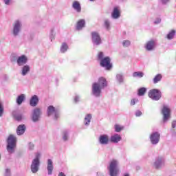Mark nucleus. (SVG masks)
<instances>
[{"label": "nucleus", "mask_w": 176, "mask_h": 176, "mask_svg": "<svg viewBox=\"0 0 176 176\" xmlns=\"http://www.w3.org/2000/svg\"><path fill=\"white\" fill-rule=\"evenodd\" d=\"M53 168H54L53 166V160L52 159L47 160V170L48 171V175H52L53 174Z\"/></svg>", "instance_id": "17"}, {"label": "nucleus", "mask_w": 176, "mask_h": 176, "mask_svg": "<svg viewBox=\"0 0 176 176\" xmlns=\"http://www.w3.org/2000/svg\"><path fill=\"white\" fill-rule=\"evenodd\" d=\"M162 78H163V76H162V74H157L153 78V83L155 84L159 83V82L162 80Z\"/></svg>", "instance_id": "28"}, {"label": "nucleus", "mask_w": 176, "mask_h": 176, "mask_svg": "<svg viewBox=\"0 0 176 176\" xmlns=\"http://www.w3.org/2000/svg\"><path fill=\"white\" fill-rule=\"evenodd\" d=\"M130 45H131V42L129 40H124L122 42V45L124 47H129V46H130Z\"/></svg>", "instance_id": "34"}, {"label": "nucleus", "mask_w": 176, "mask_h": 176, "mask_svg": "<svg viewBox=\"0 0 176 176\" xmlns=\"http://www.w3.org/2000/svg\"><path fill=\"white\" fill-rule=\"evenodd\" d=\"M25 133V125L21 124L16 129V134L17 135H23Z\"/></svg>", "instance_id": "22"}, {"label": "nucleus", "mask_w": 176, "mask_h": 176, "mask_svg": "<svg viewBox=\"0 0 176 176\" xmlns=\"http://www.w3.org/2000/svg\"><path fill=\"white\" fill-rule=\"evenodd\" d=\"M58 176H66L65 174H64V173L60 172L59 173V174L58 175Z\"/></svg>", "instance_id": "49"}, {"label": "nucleus", "mask_w": 176, "mask_h": 176, "mask_svg": "<svg viewBox=\"0 0 176 176\" xmlns=\"http://www.w3.org/2000/svg\"><path fill=\"white\" fill-rule=\"evenodd\" d=\"M21 30V21L16 20L14 23L13 25V34L16 36V35H19V32H20Z\"/></svg>", "instance_id": "14"}, {"label": "nucleus", "mask_w": 176, "mask_h": 176, "mask_svg": "<svg viewBox=\"0 0 176 176\" xmlns=\"http://www.w3.org/2000/svg\"><path fill=\"white\" fill-rule=\"evenodd\" d=\"M155 46L156 42L153 40H151L146 43L145 49H146L148 52H151L155 49Z\"/></svg>", "instance_id": "16"}, {"label": "nucleus", "mask_w": 176, "mask_h": 176, "mask_svg": "<svg viewBox=\"0 0 176 176\" xmlns=\"http://www.w3.org/2000/svg\"><path fill=\"white\" fill-rule=\"evenodd\" d=\"M92 35V43L95 46H98L101 45L102 41L100 34L96 32L91 33Z\"/></svg>", "instance_id": "12"}, {"label": "nucleus", "mask_w": 176, "mask_h": 176, "mask_svg": "<svg viewBox=\"0 0 176 176\" xmlns=\"http://www.w3.org/2000/svg\"><path fill=\"white\" fill-rule=\"evenodd\" d=\"M150 141L153 145H157L160 141V133L159 132H153L150 135Z\"/></svg>", "instance_id": "6"}, {"label": "nucleus", "mask_w": 176, "mask_h": 176, "mask_svg": "<svg viewBox=\"0 0 176 176\" xmlns=\"http://www.w3.org/2000/svg\"><path fill=\"white\" fill-rule=\"evenodd\" d=\"M116 80L118 82V83H123L124 80V77L123 76V74H118L116 75Z\"/></svg>", "instance_id": "27"}, {"label": "nucleus", "mask_w": 176, "mask_h": 176, "mask_svg": "<svg viewBox=\"0 0 176 176\" xmlns=\"http://www.w3.org/2000/svg\"><path fill=\"white\" fill-rule=\"evenodd\" d=\"M122 140V137L119 134H115L111 137V142L118 143Z\"/></svg>", "instance_id": "24"}, {"label": "nucleus", "mask_w": 176, "mask_h": 176, "mask_svg": "<svg viewBox=\"0 0 176 176\" xmlns=\"http://www.w3.org/2000/svg\"><path fill=\"white\" fill-rule=\"evenodd\" d=\"M6 5H10V2H12V0H3Z\"/></svg>", "instance_id": "45"}, {"label": "nucleus", "mask_w": 176, "mask_h": 176, "mask_svg": "<svg viewBox=\"0 0 176 176\" xmlns=\"http://www.w3.org/2000/svg\"><path fill=\"white\" fill-rule=\"evenodd\" d=\"M104 25H105L107 30H109L110 25H111V23L109 22V20L106 19L104 21Z\"/></svg>", "instance_id": "38"}, {"label": "nucleus", "mask_w": 176, "mask_h": 176, "mask_svg": "<svg viewBox=\"0 0 176 176\" xmlns=\"http://www.w3.org/2000/svg\"><path fill=\"white\" fill-rule=\"evenodd\" d=\"M162 21V20L160 19V18H157L155 19V21H154V24H160V23Z\"/></svg>", "instance_id": "44"}, {"label": "nucleus", "mask_w": 176, "mask_h": 176, "mask_svg": "<svg viewBox=\"0 0 176 176\" xmlns=\"http://www.w3.org/2000/svg\"><path fill=\"white\" fill-rule=\"evenodd\" d=\"M3 104H2V102L0 101V118H2L3 115Z\"/></svg>", "instance_id": "37"}, {"label": "nucleus", "mask_w": 176, "mask_h": 176, "mask_svg": "<svg viewBox=\"0 0 176 176\" xmlns=\"http://www.w3.org/2000/svg\"><path fill=\"white\" fill-rule=\"evenodd\" d=\"M138 102V98H133L131 100V105H135Z\"/></svg>", "instance_id": "41"}, {"label": "nucleus", "mask_w": 176, "mask_h": 176, "mask_svg": "<svg viewBox=\"0 0 176 176\" xmlns=\"http://www.w3.org/2000/svg\"><path fill=\"white\" fill-rule=\"evenodd\" d=\"M31 71V67L28 65H25L21 67V74L22 76H25Z\"/></svg>", "instance_id": "21"}, {"label": "nucleus", "mask_w": 176, "mask_h": 176, "mask_svg": "<svg viewBox=\"0 0 176 176\" xmlns=\"http://www.w3.org/2000/svg\"><path fill=\"white\" fill-rule=\"evenodd\" d=\"M98 58L100 61L104 60V52H99L98 54Z\"/></svg>", "instance_id": "39"}, {"label": "nucleus", "mask_w": 176, "mask_h": 176, "mask_svg": "<svg viewBox=\"0 0 176 176\" xmlns=\"http://www.w3.org/2000/svg\"><path fill=\"white\" fill-rule=\"evenodd\" d=\"M63 139L64 141H67V140H68V131L63 132Z\"/></svg>", "instance_id": "40"}, {"label": "nucleus", "mask_w": 176, "mask_h": 176, "mask_svg": "<svg viewBox=\"0 0 176 176\" xmlns=\"http://www.w3.org/2000/svg\"><path fill=\"white\" fill-rule=\"evenodd\" d=\"M47 113L48 116H52V115H54L55 119H58L60 116V112L53 106L48 107Z\"/></svg>", "instance_id": "10"}, {"label": "nucleus", "mask_w": 176, "mask_h": 176, "mask_svg": "<svg viewBox=\"0 0 176 176\" xmlns=\"http://www.w3.org/2000/svg\"><path fill=\"white\" fill-rule=\"evenodd\" d=\"M135 115L137 117H140L142 115V112L140 110H138V111H135Z\"/></svg>", "instance_id": "42"}, {"label": "nucleus", "mask_w": 176, "mask_h": 176, "mask_svg": "<svg viewBox=\"0 0 176 176\" xmlns=\"http://www.w3.org/2000/svg\"><path fill=\"white\" fill-rule=\"evenodd\" d=\"M74 102H79V96H76L74 98Z\"/></svg>", "instance_id": "47"}, {"label": "nucleus", "mask_w": 176, "mask_h": 176, "mask_svg": "<svg viewBox=\"0 0 176 176\" xmlns=\"http://www.w3.org/2000/svg\"><path fill=\"white\" fill-rule=\"evenodd\" d=\"M38 102H39V98L38 96L34 95L30 101V104L31 107H36L38 105Z\"/></svg>", "instance_id": "20"}, {"label": "nucleus", "mask_w": 176, "mask_h": 176, "mask_svg": "<svg viewBox=\"0 0 176 176\" xmlns=\"http://www.w3.org/2000/svg\"><path fill=\"white\" fill-rule=\"evenodd\" d=\"M124 176H130V175H129L128 173H125V174L124 175Z\"/></svg>", "instance_id": "50"}, {"label": "nucleus", "mask_w": 176, "mask_h": 176, "mask_svg": "<svg viewBox=\"0 0 176 176\" xmlns=\"http://www.w3.org/2000/svg\"><path fill=\"white\" fill-rule=\"evenodd\" d=\"M28 62V58L25 55H21L16 58V64L19 67H23L25 65V63Z\"/></svg>", "instance_id": "13"}, {"label": "nucleus", "mask_w": 176, "mask_h": 176, "mask_svg": "<svg viewBox=\"0 0 176 176\" xmlns=\"http://www.w3.org/2000/svg\"><path fill=\"white\" fill-rule=\"evenodd\" d=\"M175 36V30H171L167 35L168 39H173Z\"/></svg>", "instance_id": "32"}, {"label": "nucleus", "mask_w": 176, "mask_h": 176, "mask_svg": "<svg viewBox=\"0 0 176 176\" xmlns=\"http://www.w3.org/2000/svg\"><path fill=\"white\" fill-rule=\"evenodd\" d=\"M100 65L101 67H103V68H105L107 70H109L111 68H112V64L111 63V58L108 56L104 57L103 59L100 61Z\"/></svg>", "instance_id": "8"}, {"label": "nucleus", "mask_w": 176, "mask_h": 176, "mask_svg": "<svg viewBox=\"0 0 176 176\" xmlns=\"http://www.w3.org/2000/svg\"><path fill=\"white\" fill-rule=\"evenodd\" d=\"M172 128L175 129L176 128V120L173 121L172 122Z\"/></svg>", "instance_id": "46"}, {"label": "nucleus", "mask_w": 176, "mask_h": 176, "mask_svg": "<svg viewBox=\"0 0 176 176\" xmlns=\"http://www.w3.org/2000/svg\"><path fill=\"white\" fill-rule=\"evenodd\" d=\"M148 97L153 101H159L162 98V91L156 89H151L148 92Z\"/></svg>", "instance_id": "5"}, {"label": "nucleus", "mask_w": 176, "mask_h": 176, "mask_svg": "<svg viewBox=\"0 0 176 176\" xmlns=\"http://www.w3.org/2000/svg\"><path fill=\"white\" fill-rule=\"evenodd\" d=\"M112 19H116L120 17V9L118 7H116L113 8V12L111 13Z\"/></svg>", "instance_id": "19"}, {"label": "nucleus", "mask_w": 176, "mask_h": 176, "mask_svg": "<svg viewBox=\"0 0 176 176\" xmlns=\"http://www.w3.org/2000/svg\"><path fill=\"white\" fill-rule=\"evenodd\" d=\"M169 1H170V0H161V2L162 3H167V2H169Z\"/></svg>", "instance_id": "48"}, {"label": "nucleus", "mask_w": 176, "mask_h": 176, "mask_svg": "<svg viewBox=\"0 0 176 176\" xmlns=\"http://www.w3.org/2000/svg\"><path fill=\"white\" fill-rule=\"evenodd\" d=\"M145 93H146V88L145 87H142L140 89H139L138 90V96H144V94H145Z\"/></svg>", "instance_id": "33"}, {"label": "nucleus", "mask_w": 176, "mask_h": 176, "mask_svg": "<svg viewBox=\"0 0 176 176\" xmlns=\"http://www.w3.org/2000/svg\"><path fill=\"white\" fill-rule=\"evenodd\" d=\"M41 153H36L35 158L32 162L30 168L33 174H36V173H38V171L39 170V166L41 164L39 159H41Z\"/></svg>", "instance_id": "4"}, {"label": "nucleus", "mask_w": 176, "mask_h": 176, "mask_svg": "<svg viewBox=\"0 0 176 176\" xmlns=\"http://www.w3.org/2000/svg\"><path fill=\"white\" fill-rule=\"evenodd\" d=\"M107 80L103 78L100 77L98 78L97 82H94L92 85V94L95 97H100L101 96V91L102 89L107 87Z\"/></svg>", "instance_id": "1"}, {"label": "nucleus", "mask_w": 176, "mask_h": 176, "mask_svg": "<svg viewBox=\"0 0 176 176\" xmlns=\"http://www.w3.org/2000/svg\"><path fill=\"white\" fill-rule=\"evenodd\" d=\"M72 6L74 10L77 12V13H80V12H82V6H80V3H79V1H74Z\"/></svg>", "instance_id": "18"}, {"label": "nucleus", "mask_w": 176, "mask_h": 176, "mask_svg": "<svg viewBox=\"0 0 176 176\" xmlns=\"http://www.w3.org/2000/svg\"><path fill=\"white\" fill-rule=\"evenodd\" d=\"M86 24V22L85 21V19H80L77 22L76 25V30L78 31H80L82 28L85 27V25Z\"/></svg>", "instance_id": "23"}, {"label": "nucleus", "mask_w": 176, "mask_h": 176, "mask_svg": "<svg viewBox=\"0 0 176 176\" xmlns=\"http://www.w3.org/2000/svg\"><path fill=\"white\" fill-rule=\"evenodd\" d=\"M133 78H143L144 77V72H135L133 74Z\"/></svg>", "instance_id": "30"}, {"label": "nucleus", "mask_w": 176, "mask_h": 176, "mask_svg": "<svg viewBox=\"0 0 176 176\" xmlns=\"http://www.w3.org/2000/svg\"><path fill=\"white\" fill-rule=\"evenodd\" d=\"M23 101H24V95L21 94L17 97L16 103L18 105H21V104H23Z\"/></svg>", "instance_id": "29"}, {"label": "nucleus", "mask_w": 176, "mask_h": 176, "mask_svg": "<svg viewBox=\"0 0 176 176\" xmlns=\"http://www.w3.org/2000/svg\"><path fill=\"white\" fill-rule=\"evenodd\" d=\"M13 115H14V119H16V120H17L18 122H20V120H21L23 118V115L20 113H13Z\"/></svg>", "instance_id": "31"}, {"label": "nucleus", "mask_w": 176, "mask_h": 176, "mask_svg": "<svg viewBox=\"0 0 176 176\" xmlns=\"http://www.w3.org/2000/svg\"><path fill=\"white\" fill-rule=\"evenodd\" d=\"M164 164H166V160L164 157H158L154 162V167L155 168H162V167H164Z\"/></svg>", "instance_id": "11"}, {"label": "nucleus", "mask_w": 176, "mask_h": 176, "mask_svg": "<svg viewBox=\"0 0 176 176\" xmlns=\"http://www.w3.org/2000/svg\"><path fill=\"white\" fill-rule=\"evenodd\" d=\"M124 127L120 126V125H115V130L117 133H119L120 131H122V130H123Z\"/></svg>", "instance_id": "35"}, {"label": "nucleus", "mask_w": 176, "mask_h": 176, "mask_svg": "<svg viewBox=\"0 0 176 176\" xmlns=\"http://www.w3.org/2000/svg\"><path fill=\"white\" fill-rule=\"evenodd\" d=\"M4 176H12V170L10 168H6Z\"/></svg>", "instance_id": "36"}, {"label": "nucleus", "mask_w": 176, "mask_h": 176, "mask_svg": "<svg viewBox=\"0 0 176 176\" xmlns=\"http://www.w3.org/2000/svg\"><path fill=\"white\" fill-rule=\"evenodd\" d=\"M119 162L116 160H113L110 162L109 171L111 176H118L119 174Z\"/></svg>", "instance_id": "3"}, {"label": "nucleus", "mask_w": 176, "mask_h": 176, "mask_svg": "<svg viewBox=\"0 0 176 176\" xmlns=\"http://www.w3.org/2000/svg\"><path fill=\"white\" fill-rule=\"evenodd\" d=\"M34 144L32 143H29V145H28V148L30 151H32L34 149Z\"/></svg>", "instance_id": "43"}, {"label": "nucleus", "mask_w": 176, "mask_h": 176, "mask_svg": "<svg viewBox=\"0 0 176 176\" xmlns=\"http://www.w3.org/2000/svg\"><path fill=\"white\" fill-rule=\"evenodd\" d=\"M90 122H91V114H87L84 120L85 126H89V124H90Z\"/></svg>", "instance_id": "25"}, {"label": "nucleus", "mask_w": 176, "mask_h": 176, "mask_svg": "<svg viewBox=\"0 0 176 176\" xmlns=\"http://www.w3.org/2000/svg\"><path fill=\"white\" fill-rule=\"evenodd\" d=\"M67 50H68V44L63 43L60 48V53H65Z\"/></svg>", "instance_id": "26"}, {"label": "nucleus", "mask_w": 176, "mask_h": 176, "mask_svg": "<svg viewBox=\"0 0 176 176\" xmlns=\"http://www.w3.org/2000/svg\"><path fill=\"white\" fill-rule=\"evenodd\" d=\"M99 142L101 145H108L109 142V136H108V135H101L99 137Z\"/></svg>", "instance_id": "15"}, {"label": "nucleus", "mask_w": 176, "mask_h": 176, "mask_svg": "<svg viewBox=\"0 0 176 176\" xmlns=\"http://www.w3.org/2000/svg\"><path fill=\"white\" fill-rule=\"evenodd\" d=\"M16 136L14 135H10L7 140V151L8 153H14L16 149Z\"/></svg>", "instance_id": "2"}, {"label": "nucleus", "mask_w": 176, "mask_h": 176, "mask_svg": "<svg viewBox=\"0 0 176 176\" xmlns=\"http://www.w3.org/2000/svg\"><path fill=\"white\" fill-rule=\"evenodd\" d=\"M41 115H42V111H41V109H34L32 113V122H34V123H36V122H39V120L41 119Z\"/></svg>", "instance_id": "7"}, {"label": "nucleus", "mask_w": 176, "mask_h": 176, "mask_svg": "<svg viewBox=\"0 0 176 176\" xmlns=\"http://www.w3.org/2000/svg\"><path fill=\"white\" fill-rule=\"evenodd\" d=\"M162 112L163 115V122L164 123H166V122L170 119V113H171V110L168 106H164Z\"/></svg>", "instance_id": "9"}]
</instances>
